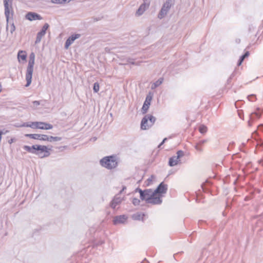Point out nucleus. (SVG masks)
Listing matches in <instances>:
<instances>
[{
    "instance_id": "nucleus-30",
    "label": "nucleus",
    "mask_w": 263,
    "mask_h": 263,
    "mask_svg": "<svg viewBox=\"0 0 263 263\" xmlns=\"http://www.w3.org/2000/svg\"><path fill=\"white\" fill-rule=\"evenodd\" d=\"M135 191L137 192H138L139 193H140V197H143V193L144 192V190H142L141 189H139V188H137L135 190Z\"/></svg>"
},
{
    "instance_id": "nucleus-33",
    "label": "nucleus",
    "mask_w": 263,
    "mask_h": 263,
    "mask_svg": "<svg viewBox=\"0 0 263 263\" xmlns=\"http://www.w3.org/2000/svg\"><path fill=\"white\" fill-rule=\"evenodd\" d=\"M206 142H207V140H202L199 141L198 142V145L202 146L203 144H204Z\"/></svg>"
},
{
    "instance_id": "nucleus-15",
    "label": "nucleus",
    "mask_w": 263,
    "mask_h": 263,
    "mask_svg": "<svg viewBox=\"0 0 263 263\" xmlns=\"http://www.w3.org/2000/svg\"><path fill=\"white\" fill-rule=\"evenodd\" d=\"M127 219V217L125 215H120L115 217L113 220V223L117 224L119 223H124Z\"/></svg>"
},
{
    "instance_id": "nucleus-29",
    "label": "nucleus",
    "mask_w": 263,
    "mask_h": 263,
    "mask_svg": "<svg viewBox=\"0 0 263 263\" xmlns=\"http://www.w3.org/2000/svg\"><path fill=\"white\" fill-rule=\"evenodd\" d=\"M250 54V53L249 51H246L244 54H243L242 55H241L240 57V59H241V60L243 61L245 60V59L247 57H248Z\"/></svg>"
},
{
    "instance_id": "nucleus-9",
    "label": "nucleus",
    "mask_w": 263,
    "mask_h": 263,
    "mask_svg": "<svg viewBox=\"0 0 263 263\" xmlns=\"http://www.w3.org/2000/svg\"><path fill=\"white\" fill-rule=\"evenodd\" d=\"M49 27V25L47 23H45L44 25L41 30L37 33L35 41V44L39 43L41 42L42 38L45 35L46 30L48 29Z\"/></svg>"
},
{
    "instance_id": "nucleus-2",
    "label": "nucleus",
    "mask_w": 263,
    "mask_h": 263,
    "mask_svg": "<svg viewBox=\"0 0 263 263\" xmlns=\"http://www.w3.org/2000/svg\"><path fill=\"white\" fill-rule=\"evenodd\" d=\"M12 2L13 0H4V5L5 10V15L6 18L7 27L6 29L8 30L10 29V32L11 34H13L15 30V27L13 22L11 23V20L10 18V9H12Z\"/></svg>"
},
{
    "instance_id": "nucleus-27",
    "label": "nucleus",
    "mask_w": 263,
    "mask_h": 263,
    "mask_svg": "<svg viewBox=\"0 0 263 263\" xmlns=\"http://www.w3.org/2000/svg\"><path fill=\"white\" fill-rule=\"evenodd\" d=\"M133 204L136 206L140 204V201L139 199L136 198H134L132 200Z\"/></svg>"
},
{
    "instance_id": "nucleus-10",
    "label": "nucleus",
    "mask_w": 263,
    "mask_h": 263,
    "mask_svg": "<svg viewBox=\"0 0 263 263\" xmlns=\"http://www.w3.org/2000/svg\"><path fill=\"white\" fill-rule=\"evenodd\" d=\"M167 191V185L164 183L163 182H162L159 184V185L157 186L156 189L154 191L155 195L156 196L157 194H159L158 196L160 195L161 194H165L166 193Z\"/></svg>"
},
{
    "instance_id": "nucleus-8",
    "label": "nucleus",
    "mask_w": 263,
    "mask_h": 263,
    "mask_svg": "<svg viewBox=\"0 0 263 263\" xmlns=\"http://www.w3.org/2000/svg\"><path fill=\"white\" fill-rule=\"evenodd\" d=\"M176 154V156H173L169 159L168 165L170 166L176 165L180 161V158L184 156V153L183 151L179 150L177 151Z\"/></svg>"
},
{
    "instance_id": "nucleus-13",
    "label": "nucleus",
    "mask_w": 263,
    "mask_h": 263,
    "mask_svg": "<svg viewBox=\"0 0 263 263\" xmlns=\"http://www.w3.org/2000/svg\"><path fill=\"white\" fill-rule=\"evenodd\" d=\"M122 198L119 196V194L115 196L114 198L110 202V206L115 209L117 205L120 204L122 201Z\"/></svg>"
},
{
    "instance_id": "nucleus-31",
    "label": "nucleus",
    "mask_w": 263,
    "mask_h": 263,
    "mask_svg": "<svg viewBox=\"0 0 263 263\" xmlns=\"http://www.w3.org/2000/svg\"><path fill=\"white\" fill-rule=\"evenodd\" d=\"M25 136L26 137H28V138H30L31 139H35V138H36V134H26Z\"/></svg>"
},
{
    "instance_id": "nucleus-20",
    "label": "nucleus",
    "mask_w": 263,
    "mask_h": 263,
    "mask_svg": "<svg viewBox=\"0 0 263 263\" xmlns=\"http://www.w3.org/2000/svg\"><path fill=\"white\" fill-rule=\"evenodd\" d=\"M36 134V137L35 138V140H39L41 141H46L47 139L46 135H42V134Z\"/></svg>"
},
{
    "instance_id": "nucleus-39",
    "label": "nucleus",
    "mask_w": 263,
    "mask_h": 263,
    "mask_svg": "<svg viewBox=\"0 0 263 263\" xmlns=\"http://www.w3.org/2000/svg\"><path fill=\"white\" fill-rule=\"evenodd\" d=\"M0 132L2 133V135H5L9 132L8 130H0Z\"/></svg>"
},
{
    "instance_id": "nucleus-37",
    "label": "nucleus",
    "mask_w": 263,
    "mask_h": 263,
    "mask_svg": "<svg viewBox=\"0 0 263 263\" xmlns=\"http://www.w3.org/2000/svg\"><path fill=\"white\" fill-rule=\"evenodd\" d=\"M33 104L35 106H37V105H39L40 103V102L38 101H34L33 102Z\"/></svg>"
},
{
    "instance_id": "nucleus-4",
    "label": "nucleus",
    "mask_w": 263,
    "mask_h": 263,
    "mask_svg": "<svg viewBox=\"0 0 263 263\" xmlns=\"http://www.w3.org/2000/svg\"><path fill=\"white\" fill-rule=\"evenodd\" d=\"M100 164L103 167L112 170L118 166V158L115 155L105 156L100 160Z\"/></svg>"
},
{
    "instance_id": "nucleus-26",
    "label": "nucleus",
    "mask_w": 263,
    "mask_h": 263,
    "mask_svg": "<svg viewBox=\"0 0 263 263\" xmlns=\"http://www.w3.org/2000/svg\"><path fill=\"white\" fill-rule=\"evenodd\" d=\"M100 86L98 82H96L93 84V90L95 92H98L99 90Z\"/></svg>"
},
{
    "instance_id": "nucleus-43",
    "label": "nucleus",
    "mask_w": 263,
    "mask_h": 263,
    "mask_svg": "<svg viewBox=\"0 0 263 263\" xmlns=\"http://www.w3.org/2000/svg\"><path fill=\"white\" fill-rule=\"evenodd\" d=\"M128 62H129V63H130V64H133V65L136 64V63L134 62H130L129 61H128Z\"/></svg>"
},
{
    "instance_id": "nucleus-24",
    "label": "nucleus",
    "mask_w": 263,
    "mask_h": 263,
    "mask_svg": "<svg viewBox=\"0 0 263 263\" xmlns=\"http://www.w3.org/2000/svg\"><path fill=\"white\" fill-rule=\"evenodd\" d=\"M199 130L200 133L204 134L207 132V127L204 125H201L199 127Z\"/></svg>"
},
{
    "instance_id": "nucleus-6",
    "label": "nucleus",
    "mask_w": 263,
    "mask_h": 263,
    "mask_svg": "<svg viewBox=\"0 0 263 263\" xmlns=\"http://www.w3.org/2000/svg\"><path fill=\"white\" fill-rule=\"evenodd\" d=\"M156 121V118L153 115L148 114L145 115L142 119L141 128L146 130L152 127Z\"/></svg>"
},
{
    "instance_id": "nucleus-41",
    "label": "nucleus",
    "mask_w": 263,
    "mask_h": 263,
    "mask_svg": "<svg viewBox=\"0 0 263 263\" xmlns=\"http://www.w3.org/2000/svg\"><path fill=\"white\" fill-rule=\"evenodd\" d=\"M126 189V186H123L122 189L120 191L119 194H121L125 189Z\"/></svg>"
},
{
    "instance_id": "nucleus-45",
    "label": "nucleus",
    "mask_w": 263,
    "mask_h": 263,
    "mask_svg": "<svg viewBox=\"0 0 263 263\" xmlns=\"http://www.w3.org/2000/svg\"><path fill=\"white\" fill-rule=\"evenodd\" d=\"M259 126H262V127H263V124H260Z\"/></svg>"
},
{
    "instance_id": "nucleus-38",
    "label": "nucleus",
    "mask_w": 263,
    "mask_h": 263,
    "mask_svg": "<svg viewBox=\"0 0 263 263\" xmlns=\"http://www.w3.org/2000/svg\"><path fill=\"white\" fill-rule=\"evenodd\" d=\"M29 124H30V123H29V122L24 123L22 125V126H23V127H29Z\"/></svg>"
},
{
    "instance_id": "nucleus-28",
    "label": "nucleus",
    "mask_w": 263,
    "mask_h": 263,
    "mask_svg": "<svg viewBox=\"0 0 263 263\" xmlns=\"http://www.w3.org/2000/svg\"><path fill=\"white\" fill-rule=\"evenodd\" d=\"M195 148L199 152H202L203 149L201 147V146L200 145H198V143H197L194 146Z\"/></svg>"
},
{
    "instance_id": "nucleus-18",
    "label": "nucleus",
    "mask_w": 263,
    "mask_h": 263,
    "mask_svg": "<svg viewBox=\"0 0 263 263\" xmlns=\"http://www.w3.org/2000/svg\"><path fill=\"white\" fill-rule=\"evenodd\" d=\"M46 138H47V139H46V141L49 142L59 141L62 140V138L60 137L48 136L47 135Z\"/></svg>"
},
{
    "instance_id": "nucleus-19",
    "label": "nucleus",
    "mask_w": 263,
    "mask_h": 263,
    "mask_svg": "<svg viewBox=\"0 0 263 263\" xmlns=\"http://www.w3.org/2000/svg\"><path fill=\"white\" fill-rule=\"evenodd\" d=\"M254 116H256L257 118H259L260 117V114L257 112H254L251 114L250 117V120L248 121V125L251 126L252 125V121L254 120Z\"/></svg>"
},
{
    "instance_id": "nucleus-3",
    "label": "nucleus",
    "mask_w": 263,
    "mask_h": 263,
    "mask_svg": "<svg viewBox=\"0 0 263 263\" xmlns=\"http://www.w3.org/2000/svg\"><path fill=\"white\" fill-rule=\"evenodd\" d=\"M143 197H140L142 200H145L147 203L160 204L162 203V195L156 196L154 191L151 189L144 190Z\"/></svg>"
},
{
    "instance_id": "nucleus-25",
    "label": "nucleus",
    "mask_w": 263,
    "mask_h": 263,
    "mask_svg": "<svg viewBox=\"0 0 263 263\" xmlns=\"http://www.w3.org/2000/svg\"><path fill=\"white\" fill-rule=\"evenodd\" d=\"M53 4H63L67 2V0H51Z\"/></svg>"
},
{
    "instance_id": "nucleus-44",
    "label": "nucleus",
    "mask_w": 263,
    "mask_h": 263,
    "mask_svg": "<svg viewBox=\"0 0 263 263\" xmlns=\"http://www.w3.org/2000/svg\"><path fill=\"white\" fill-rule=\"evenodd\" d=\"M147 180H148V181H152V179H151L150 178H149V179H147Z\"/></svg>"
},
{
    "instance_id": "nucleus-12",
    "label": "nucleus",
    "mask_w": 263,
    "mask_h": 263,
    "mask_svg": "<svg viewBox=\"0 0 263 263\" xmlns=\"http://www.w3.org/2000/svg\"><path fill=\"white\" fill-rule=\"evenodd\" d=\"M26 18L31 21L42 19V17L40 14L32 12H28L26 15Z\"/></svg>"
},
{
    "instance_id": "nucleus-23",
    "label": "nucleus",
    "mask_w": 263,
    "mask_h": 263,
    "mask_svg": "<svg viewBox=\"0 0 263 263\" xmlns=\"http://www.w3.org/2000/svg\"><path fill=\"white\" fill-rule=\"evenodd\" d=\"M163 80V79L161 78H160L159 79H158L156 82H155L154 83V86H152V88H156V87L159 86V85H160L162 84Z\"/></svg>"
},
{
    "instance_id": "nucleus-1",
    "label": "nucleus",
    "mask_w": 263,
    "mask_h": 263,
    "mask_svg": "<svg viewBox=\"0 0 263 263\" xmlns=\"http://www.w3.org/2000/svg\"><path fill=\"white\" fill-rule=\"evenodd\" d=\"M23 148L29 153L35 154L40 158L48 157L50 153L46 146L33 145L32 146L24 145Z\"/></svg>"
},
{
    "instance_id": "nucleus-7",
    "label": "nucleus",
    "mask_w": 263,
    "mask_h": 263,
    "mask_svg": "<svg viewBox=\"0 0 263 263\" xmlns=\"http://www.w3.org/2000/svg\"><path fill=\"white\" fill-rule=\"evenodd\" d=\"M174 4L173 0H166L163 4L162 7L158 13V17L162 19L167 14L168 11Z\"/></svg>"
},
{
    "instance_id": "nucleus-36",
    "label": "nucleus",
    "mask_w": 263,
    "mask_h": 263,
    "mask_svg": "<svg viewBox=\"0 0 263 263\" xmlns=\"http://www.w3.org/2000/svg\"><path fill=\"white\" fill-rule=\"evenodd\" d=\"M166 140H167V138H164V139L162 140V141L160 143V144H159V146H158V147H160V146H161L162 145H163V143L165 142V141Z\"/></svg>"
},
{
    "instance_id": "nucleus-5",
    "label": "nucleus",
    "mask_w": 263,
    "mask_h": 263,
    "mask_svg": "<svg viewBox=\"0 0 263 263\" xmlns=\"http://www.w3.org/2000/svg\"><path fill=\"white\" fill-rule=\"evenodd\" d=\"M35 57V55L34 52H31L29 55L28 64L27 67L26 73V80L27 81V83L25 85L26 87L29 86L30 85L32 81Z\"/></svg>"
},
{
    "instance_id": "nucleus-21",
    "label": "nucleus",
    "mask_w": 263,
    "mask_h": 263,
    "mask_svg": "<svg viewBox=\"0 0 263 263\" xmlns=\"http://www.w3.org/2000/svg\"><path fill=\"white\" fill-rule=\"evenodd\" d=\"M27 55L25 51H20L18 53V58L21 59L22 60H25L26 59Z\"/></svg>"
},
{
    "instance_id": "nucleus-40",
    "label": "nucleus",
    "mask_w": 263,
    "mask_h": 263,
    "mask_svg": "<svg viewBox=\"0 0 263 263\" xmlns=\"http://www.w3.org/2000/svg\"><path fill=\"white\" fill-rule=\"evenodd\" d=\"M243 61L241 60V59H239L238 60V63H237V66H239L241 65V63H242Z\"/></svg>"
},
{
    "instance_id": "nucleus-32",
    "label": "nucleus",
    "mask_w": 263,
    "mask_h": 263,
    "mask_svg": "<svg viewBox=\"0 0 263 263\" xmlns=\"http://www.w3.org/2000/svg\"><path fill=\"white\" fill-rule=\"evenodd\" d=\"M253 98H254L255 99H256L255 95H249L248 96V99L250 101H253V100H252Z\"/></svg>"
},
{
    "instance_id": "nucleus-22",
    "label": "nucleus",
    "mask_w": 263,
    "mask_h": 263,
    "mask_svg": "<svg viewBox=\"0 0 263 263\" xmlns=\"http://www.w3.org/2000/svg\"><path fill=\"white\" fill-rule=\"evenodd\" d=\"M39 122H30L29 127L33 129H39Z\"/></svg>"
},
{
    "instance_id": "nucleus-35",
    "label": "nucleus",
    "mask_w": 263,
    "mask_h": 263,
    "mask_svg": "<svg viewBox=\"0 0 263 263\" xmlns=\"http://www.w3.org/2000/svg\"><path fill=\"white\" fill-rule=\"evenodd\" d=\"M15 141V139L14 138H11L9 139L8 141V142L9 144H12L13 142H14Z\"/></svg>"
},
{
    "instance_id": "nucleus-14",
    "label": "nucleus",
    "mask_w": 263,
    "mask_h": 263,
    "mask_svg": "<svg viewBox=\"0 0 263 263\" xmlns=\"http://www.w3.org/2000/svg\"><path fill=\"white\" fill-rule=\"evenodd\" d=\"M148 7L149 4H146L145 2L141 4L137 10L136 15L139 16L142 15Z\"/></svg>"
},
{
    "instance_id": "nucleus-17",
    "label": "nucleus",
    "mask_w": 263,
    "mask_h": 263,
    "mask_svg": "<svg viewBox=\"0 0 263 263\" xmlns=\"http://www.w3.org/2000/svg\"><path fill=\"white\" fill-rule=\"evenodd\" d=\"M150 105V103L146 102V101H144V104L143 105V106L142 107L141 111L143 114H145L147 112L149 107Z\"/></svg>"
},
{
    "instance_id": "nucleus-42",
    "label": "nucleus",
    "mask_w": 263,
    "mask_h": 263,
    "mask_svg": "<svg viewBox=\"0 0 263 263\" xmlns=\"http://www.w3.org/2000/svg\"><path fill=\"white\" fill-rule=\"evenodd\" d=\"M140 215H134V218L135 219H140Z\"/></svg>"
},
{
    "instance_id": "nucleus-16",
    "label": "nucleus",
    "mask_w": 263,
    "mask_h": 263,
    "mask_svg": "<svg viewBox=\"0 0 263 263\" xmlns=\"http://www.w3.org/2000/svg\"><path fill=\"white\" fill-rule=\"evenodd\" d=\"M39 129H51L53 128L52 124L43 122H39Z\"/></svg>"
},
{
    "instance_id": "nucleus-11",
    "label": "nucleus",
    "mask_w": 263,
    "mask_h": 263,
    "mask_svg": "<svg viewBox=\"0 0 263 263\" xmlns=\"http://www.w3.org/2000/svg\"><path fill=\"white\" fill-rule=\"evenodd\" d=\"M81 36L80 34H74L69 36L66 41L65 44V48L67 49L69 46L71 45L73 42Z\"/></svg>"
},
{
    "instance_id": "nucleus-34",
    "label": "nucleus",
    "mask_w": 263,
    "mask_h": 263,
    "mask_svg": "<svg viewBox=\"0 0 263 263\" xmlns=\"http://www.w3.org/2000/svg\"><path fill=\"white\" fill-rule=\"evenodd\" d=\"M152 99V98L151 96H147L145 101H146V102H148L149 103H151V101Z\"/></svg>"
}]
</instances>
